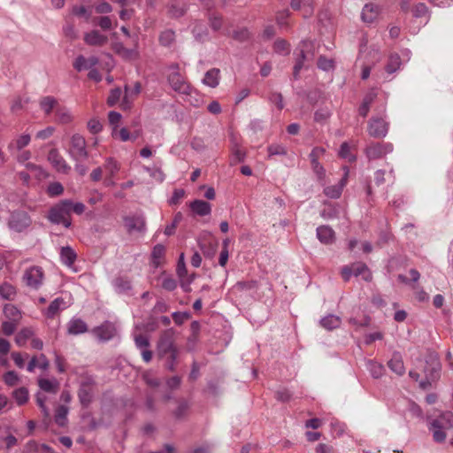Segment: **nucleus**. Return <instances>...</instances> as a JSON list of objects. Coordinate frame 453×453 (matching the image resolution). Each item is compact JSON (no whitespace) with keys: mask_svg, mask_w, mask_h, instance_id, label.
I'll return each instance as SVG.
<instances>
[{"mask_svg":"<svg viewBox=\"0 0 453 453\" xmlns=\"http://www.w3.org/2000/svg\"><path fill=\"white\" fill-rule=\"evenodd\" d=\"M64 192V187L60 182H52L47 188V193L50 196L55 197L62 195Z\"/></svg>","mask_w":453,"mask_h":453,"instance_id":"nucleus-50","label":"nucleus"},{"mask_svg":"<svg viewBox=\"0 0 453 453\" xmlns=\"http://www.w3.org/2000/svg\"><path fill=\"white\" fill-rule=\"evenodd\" d=\"M112 50L116 54L126 60H131L138 57V51L136 48H126L122 42H114L112 44Z\"/></svg>","mask_w":453,"mask_h":453,"instance_id":"nucleus-19","label":"nucleus"},{"mask_svg":"<svg viewBox=\"0 0 453 453\" xmlns=\"http://www.w3.org/2000/svg\"><path fill=\"white\" fill-rule=\"evenodd\" d=\"M413 16L415 18L425 17L428 14V8L423 3H418L412 9Z\"/></svg>","mask_w":453,"mask_h":453,"instance_id":"nucleus-61","label":"nucleus"},{"mask_svg":"<svg viewBox=\"0 0 453 453\" xmlns=\"http://www.w3.org/2000/svg\"><path fill=\"white\" fill-rule=\"evenodd\" d=\"M175 41V32L172 29L163 31L159 35V42L165 47H169Z\"/></svg>","mask_w":453,"mask_h":453,"instance_id":"nucleus-41","label":"nucleus"},{"mask_svg":"<svg viewBox=\"0 0 453 453\" xmlns=\"http://www.w3.org/2000/svg\"><path fill=\"white\" fill-rule=\"evenodd\" d=\"M4 381L8 386H14L19 382V376L14 371H9L4 374Z\"/></svg>","mask_w":453,"mask_h":453,"instance_id":"nucleus-64","label":"nucleus"},{"mask_svg":"<svg viewBox=\"0 0 453 453\" xmlns=\"http://www.w3.org/2000/svg\"><path fill=\"white\" fill-rule=\"evenodd\" d=\"M70 305L69 301H65L63 297L55 298L45 311L47 318H54L60 311L66 309Z\"/></svg>","mask_w":453,"mask_h":453,"instance_id":"nucleus-16","label":"nucleus"},{"mask_svg":"<svg viewBox=\"0 0 453 453\" xmlns=\"http://www.w3.org/2000/svg\"><path fill=\"white\" fill-rule=\"evenodd\" d=\"M43 272L39 266H30V283H42Z\"/></svg>","mask_w":453,"mask_h":453,"instance_id":"nucleus-48","label":"nucleus"},{"mask_svg":"<svg viewBox=\"0 0 453 453\" xmlns=\"http://www.w3.org/2000/svg\"><path fill=\"white\" fill-rule=\"evenodd\" d=\"M453 427V413L442 412L438 418H434L429 424V430L433 434V439L436 442H443L446 439L445 429Z\"/></svg>","mask_w":453,"mask_h":453,"instance_id":"nucleus-2","label":"nucleus"},{"mask_svg":"<svg viewBox=\"0 0 453 453\" xmlns=\"http://www.w3.org/2000/svg\"><path fill=\"white\" fill-rule=\"evenodd\" d=\"M420 274L416 269H411L407 274H399L401 283H415L419 280Z\"/></svg>","mask_w":453,"mask_h":453,"instance_id":"nucleus-42","label":"nucleus"},{"mask_svg":"<svg viewBox=\"0 0 453 453\" xmlns=\"http://www.w3.org/2000/svg\"><path fill=\"white\" fill-rule=\"evenodd\" d=\"M388 131V123L380 118H372L368 122V133L372 137H385Z\"/></svg>","mask_w":453,"mask_h":453,"instance_id":"nucleus-13","label":"nucleus"},{"mask_svg":"<svg viewBox=\"0 0 453 453\" xmlns=\"http://www.w3.org/2000/svg\"><path fill=\"white\" fill-rule=\"evenodd\" d=\"M28 145V134H23L15 142L9 145V149L13 156L16 157L19 164L27 166L28 153L26 147Z\"/></svg>","mask_w":453,"mask_h":453,"instance_id":"nucleus-7","label":"nucleus"},{"mask_svg":"<svg viewBox=\"0 0 453 453\" xmlns=\"http://www.w3.org/2000/svg\"><path fill=\"white\" fill-rule=\"evenodd\" d=\"M339 155L342 158H345V159L349 160V162L356 160V157L350 152V147L348 144V142H343L341 145V148L339 150Z\"/></svg>","mask_w":453,"mask_h":453,"instance_id":"nucleus-53","label":"nucleus"},{"mask_svg":"<svg viewBox=\"0 0 453 453\" xmlns=\"http://www.w3.org/2000/svg\"><path fill=\"white\" fill-rule=\"evenodd\" d=\"M134 343L136 348L140 350L147 349L150 346L149 338L142 334H136L134 336Z\"/></svg>","mask_w":453,"mask_h":453,"instance_id":"nucleus-62","label":"nucleus"},{"mask_svg":"<svg viewBox=\"0 0 453 453\" xmlns=\"http://www.w3.org/2000/svg\"><path fill=\"white\" fill-rule=\"evenodd\" d=\"M220 71L218 68H211L207 71L203 79V83L211 88H216L219 82Z\"/></svg>","mask_w":453,"mask_h":453,"instance_id":"nucleus-28","label":"nucleus"},{"mask_svg":"<svg viewBox=\"0 0 453 453\" xmlns=\"http://www.w3.org/2000/svg\"><path fill=\"white\" fill-rule=\"evenodd\" d=\"M365 365L371 375L375 379L380 378L384 373V366L380 363L373 360H367Z\"/></svg>","mask_w":453,"mask_h":453,"instance_id":"nucleus-36","label":"nucleus"},{"mask_svg":"<svg viewBox=\"0 0 453 453\" xmlns=\"http://www.w3.org/2000/svg\"><path fill=\"white\" fill-rule=\"evenodd\" d=\"M84 42L90 46H103L107 43L108 37L98 30H92L85 34Z\"/></svg>","mask_w":453,"mask_h":453,"instance_id":"nucleus-17","label":"nucleus"},{"mask_svg":"<svg viewBox=\"0 0 453 453\" xmlns=\"http://www.w3.org/2000/svg\"><path fill=\"white\" fill-rule=\"evenodd\" d=\"M208 21L211 28L217 32L222 28L223 26V17L215 12L208 14Z\"/></svg>","mask_w":453,"mask_h":453,"instance_id":"nucleus-40","label":"nucleus"},{"mask_svg":"<svg viewBox=\"0 0 453 453\" xmlns=\"http://www.w3.org/2000/svg\"><path fill=\"white\" fill-rule=\"evenodd\" d=\"M388 365L389 369L397 375H403L405 372L404 365L399 353H394Z\"/></svg>","mask_w":453,"mask_h":453,"instance_id":"nucleus-25","label":"nucleus"},{"mask_svg":"<svg viewBox=\"0 0 453 453\" xmlns=\"http://www.w3.org/2000/svg\"><path fill=\"white\" fill-rule=\"evenodd\" d=\"M38 385L42 391L47 393H55L58 388V383L55 380L40 379Z\"/></svg>","mask_w":453,"mask_h":453,"instance_id":"nucleus-37","label":"nucleus"},{"mask_svg":"<svg viewBox=\"0 0 453 453\" xmlns=\"http://www.w3.org/2000/svg\"><path fill=\"white\" fill-rule=\"evenodd\" d=\"M99 63V59L96 57H90L88 58H85L82 55L78 56L74 62L73 67L78 72H81L85 69H91L96 66Z\"/></svg>","mask_w":453,"mask_h":453,"instance_id":"nucleus-18","label":"nucleus"},{"mask_svg":"<svg viewBox=\"0 0 453 453\" xmlns=\"http://www.w3.org/2000/svg\"><path fill=\"white\" fill-rule=\"evenodd\" d=\"M4 312L6 317L10 318L13 321H17L19 318V310L12 304H6L4 306Z\"/></svg>","mask_w":453,"mask_h":453,"instance_id":"nucleus-55","label":"nucleus"},{"mask_svg":"<svg viewBox=\"0 0 453 453\" xmlns=\"http://www.w3.org/2000/svg\"><path fill=\"white\" fill-rule=\"evenodd\" d=\"M268 101L275 104L279 111L284 108L283 96L280 92H271L268 96Z\"/></svg>","mask_w":453,"mask_h":453,"instance_id":"nucleus-52","label":"nucleus"},{"mask_svg":"<svg viewBox=\"0 0 453 453\" xmlns=\"http://www.w3.org/2000/svg\"><path fill=\"white\" fill-rule=\"evenodd\" d=\"M88 331V326L81 319L73 318L67 325V332L70 334L77 335Z\"/></svg>","mask_w":453,"mask_h":453,"instance_id":"nucleus-22","label":"nucleus"},{"mask_svg":"<svg viewBox=\"0 0 453 453\" xmlns=\"http://www.w3.org/2000/svg\"><path fill=\"white\" fill-rule=\"evenodd\" d=\"M104 170L108 175L115 176L119 170V163L112 157H108L105 160Z\"/></svg>","mask_w":453,"mask_h":453,"instance_id":"nucleus-44","label":"nucleus"},{"mask_svg":"<svg viewBox=\"0 0 453 453\" xmlns=\"http://www.w3.org/2000/svg\"><path fill=\"white\" fill-rule=\"evenodd\" d=\"M273 49L277 53L287 54L289 51L288 43L282 39H278L273 44Z\"/></svg>","mask_w":453,"mask_h":453,"instance_id":"nucleus-60","label":"nucleus"},{"mask_svg":"<svg viewBox=\"0 0 453 453\" xmlns=\"http://www.w3.org/2000/svg\"><path fill=\"white\" fill-rule=\"evenodd\" d=\"M377 97L375 90L372 89L364 96L363 101L358 108V113L360 116L365 118L370 111V106Z\"/></svg>","mask_w":453,"mask_h":453,"instance_id":"nucleus-23","label":"nucleus"},{"mask_svg":"<svg viewBox=\"0 0 453 453\" xmlns=\"http://www.w3.org/2000/svg\"><path fill=\"white\" fill-rule=\"evenodd\" d=\"M316 232L318 239L325 244L331 243L334 239V232L328 226H320Z\"/></svg>","mask_w":453,"mask_h":453,"instance_id":"nucleus-24","label":"nucleus"},{"mask_svg":"<svg viewBox=\"0 0 453 453\" xmlns=\"http://www.w3.org/2000/svg\"><path fill=\"white\" fill-rule=\"evenodd\" d=\"M317 65L318 67L323 71H330L334 68V61L324 56L319 58Z\"/></svg>","mask_w":453,"mask_h":453,"instance_id":"nucleus-58","label":"nucleus"},{"mask_svg":"<svg viewBox=\"0 0 453 453\" xmlns=\"http://www.w3.org/2000/svg\"><path fill=\"white\" fill-rule=\"evenodd\" d=\"M165 252V246L162 244H157L151 252V263L154 266H158L160 259L164 257Z\"/></svg>","mask_w":453,"mask_h":453,"instance_id":"nucleus-38","label":"nucleus"},{"mask_svg":"<svg viewBox=\"0 0 453 453\" xmlns=\"http://www.w3.org/2000/svg\"><path fill=\"white\" fill-rule=\"evenodd\" d=\"M401 58L396 53L391 54L388 58V62L386 65V71L388 73H393L400 68Z\"/></svg>","mask_w":453,"mask_h":453,"instance_id":"nucleus-39","label":"nucleus"},{"mask_svg":"<svg viewBox=\"0 0 453 453\" xmlns=\"http://www.w3.org/2000/svg\"><path fill=\"white\" fill-rule=\"evenodd\" d=\"M27 215L25 211H13L9 220V226L16 232L23 231L27 226Z\"/></svg>","mask_w":453,"mask_h":453,"instance_id":"nucleus-15","label":"nucleus"},{"mask_svg":"<svg viewBox=\"0 0 453 453\" xmlns=\"http://www.w3.org/2000/svg\"><path fill=\"white\" fill-rule=\"evenodd\" d=\"M378 15V6L373 4H366L361 12L362 20L372 23Z\"/></svg>","mask_w":453,"mask_h":453,"instance_id":"nucleus-27","label":"nucleus"},{"mask_svg":"<svg viewBox=\"0 0 453 453\" xmlns=\"http://www.w3.org/2000/svg\"><path fill=\"white\" fill-rule=\"evenodd\" d=\"M69 408L66 405H58L55 410L54 419L59 426H65L67 423Z\"/></svg>","mask_w":453,"mask_h":453,"instance_id":"nucleus-33","label":"nucleus"},{"mask_svg":"<svg viewBox=\"0 0 453 453\" xmlns=\"http://www.w3.org/2000/svg\"><path fill=\"white\" fill-rule=\"evenodd\" d=\"M441 365L435 355H430L426 360V366L424 369L426 377L432 381H436L441 377Z\"/></svg>","mask_w":453,"mask_h":453,"instance_id":"nucleus-12","label":"nucleus"},{"mask_svg":"<svg viewBox=\"0 0 453 453\" xmlns=\"http://www.w3.org/2000/svg\"><path fill=\"white\" fill-rule=\"evenodd\" d=\"M167 81L171 88L179 94L189 95L191 93V87L186 81L184 77L177 71L172 72L167 76Z\"/></svg>","mask_w":453,"mask_h":453,"instance_id":"nucleus-8","label":"nucleus"},{"mask_svg":"<svg viewBox=\"0 0 453 453\" xmlns=\"http://www.w3.org/2000/svg\"><path fill=\"white\" fill-rule=\"evenodd\" d=\"M95 22L103 29V30H110L112 27V21L108 16H101L95 19Z\"/></svg>","mask_w":453,"mask_h":453,"instance_id":"nucleus-59","label":"nucleus"},{"mask_svg":"<svg viewBox=\"0 0 453 453\" xmlns=\"http://www.w3.org/2000/svg\"><path fill=\"white\" fill-rule=\"evenodd\" d=\"M68 154L75 162H80L88 158V151L87 150V142L84 136L80 134H73L71 136Z\"/></svg>","mask_w":453,"mask_h":453,"instance_id":"nucleus-5","label":"nucleus"},{"mask_svg":"<svg viewBox=\"0 0 453 453\" xmlns=\"http://www.w3.org/2000/svg\"><path fill=\"white\" fill-rule=\"evenodd\" d=\"M71 206V200H62L50 210L48 215L49 220L53 224H62L65 227L68 228L71 226V220L69 219Z\"/></svg>","mask_w":453,"mask_h":453,"instance_id":"nucleus-3","label":"nucleus"},{"mask_svg":"<svg viewBox=\"0 0 453 453\" xmlns=\"http://www.w3.org/2000/svg\"><path fill=\"white\" fill-rule=\"evenodd\" d=\"M192 34L197 42H203L208 40L209 33L202 22H196L192 29Z\"/></svg>","mask_w":453,"mask_h":453,"instance_id":"nucleus-31","label":"nucleus"},{"mask_svg":"<svg viewBox=\"0 0 453 453\" xmlns=\"http://www.w3.org/2000/svg\"><path fill=\"white\" fill-rule=\"evenodd\" d=\"M60 259L63 264L70 266L76 259L75 251L69 246L62 247L60 250Z\"/></svg>","mask_w":453,"mask_h":453,"instance_id":"nucleus-34","label":"nucleus"},{"mask_svg":"<svg viewBox=\"0 0 453 453\" xmlns=\"http://www.w3.org/2000/svg\"><path fill=\"white\" fill-rule=\"evenodd\" d=\"M124 224L129 234L146 232V220L143 215L135 214L124 218Z\"/></svg>","mask_w":453,"mask_h":453,"instance_id":"nucleus-9","label":"nucleus"},{"mask_svg":"<svg viewBox=\"0 0 453 453\" xmlns=\"http://www.w3.org/2000/svg\"><path fill=\"white\" fill-rule=\"evenodd\" d=\"M341 319L338 316L329 314L320 319V325L326 330H333L340 326Z\"/></svg>","mask_w":453,"mask_h":453,"instance_id":"nucleus-32","label":"nucleus"},{"mask_svg":"<svg viewBox=\"0 0 453 453\" xmlns=\"http://www.w3.org/2000/svg\"><path fill=\"white\" fill-rule=\"evenodd\" d=\"M94 388L95 380L92 376L87 375L81 378L78 391V397L81 404L85 408L92 403Z\"/></svg>","mask_w":453,"mask_h":453,"instance_id":"nucleus-6","label":"nucleus"},{"mask_svg":"<svg viewBox=\"0 0 453 453\" xmlns=\"http://www.w3.org/2000/svg\"><path fill=\"white\" fill-rule=\"evenodd\" d=\"M233 39L239 42H244L250 40V33L246 27H242L237 30H234L232 35Z\"/></svg>","mask_w":453,"mask_h":453,"instance_id":"nucleus-45","label":"nucleus"},{"mask_svg":"<svg viewBox=\"0 0 453 453\" xmlns=\"http://www.w3.org/2000/svg\"><path fill=\"white\" fill-rule=\"evenodd\" d=\"M188 407V403L187 401H180L178 404V407L173 411V416L178 419L183 418L186 415Z\"/></svg>","mask_w":453,"mask_h":453,"instance_id":"nucleus-56","label":"nucleus"},{"mask_svg":"<svg viewBox=\"0 0 453 453\" xmlns=\"http://www.w3.org/2000/svg\"><path fill=\"white\" fill-rule=\"evenodd\" d=\"M267 150L269 153V157L276 155L283 156L287 154L286 148L281 144H272L268 146Z\"/></svg>","mask_w":453,"mask_h":453,"instance_id":"nucleus-63","label":"nucleus"},{"mask_svg":"<svg viewBox=\"0 0 453 453\" xmlns=\"http://www.w3.org/2000/svg\"><path fill=\"white\" fill-rule=\"evenodd\" d=\"M347 174L346 173L345 176L341 179L338 184L328 186L324 188V194L332 199H337L341 196L342 193L343 187L347 183Z\"/></svg>","mask_w":453,"mask_h":453,"instance_id":"nucleus-21","label":"nucleus"},{"mask_svg":"<svg viewBox=\"0 0 453 453\" xmlns=\"http://www.w3.org/2000/svg\"><path fill=\"white\" fill-rule=\"evenodd\" d=\"M56 121L59 124H68L73 120L71 111L65 106H58L55 111Z\"/></svg>","mask_w":453,"mask_h":453,"instance_id":"nucleus-30","label":"nucleus"},{"mask_svg":"<svg viewBox=\"0 0 453 453\" xmlns=\"http://www.w3.org/2000/svg\"><path fill=\"white\" fill-rule=\"evenodd\" d=\"M13 397L18 404H24L28 399V391L26 388H19L14 390Z\"/></svg>","mask_w":453,"mask_h":453,"instance_id":"nucleus-51","label":"nucleus"},{"mask_svg":"<svg viewBox=\"0 0 453 453\" xmlns=\"http://www.w3.org/2000/svg\"><path fill=\"white\" fill-rule=\"evenodd\" d=\"M55 130L56 129L54 127H51V126L47 127L46 128L38 131L35 134V138L38 139V140H42V141L47 140L53 135Z\"/></svg>","mask_w":453,"mask_h":453,"instance_id":"nucleus-57","label":"nucleus"},{"mask_svg":"<svg viewBox=\"0 0 453 453\" xmlns=\"http://www.w3.org/2000/svg\"><path fill=\"white\" fill-rule=\"evenodd\" d=\"M92 334L100 342H108L111 340L117 334L116 326L110 321H105L101 326L95 327Z\"/></svg>","mask_w":453,"mask_h":453,"instance_id":"nucleus-11","label":"nucleus"},{"mask_svg":"<svg viewBox=\"0 0 453 453\" xmlns=\"http://www.w3.org/2000/svg\"><path fill=\"white\" fill-rule=\"evenodd\" d=\"M39 106L46 115H50L58 106V100L50 96H43L39 101Z\"/></svg>","mask_w":453,"mask_h":453,"instance_id":"nucleus-26","label":"nucleus"},{"mask_svg":"<svg viewBox=\"0 0 453 453\" xmlns=\"http://www.w3.org/2000/svg\"><path fill=\"white\" fill-rule=\"evenodd\" d=\"M191 211L201 217L210 215L211 212V204L203 200L196 199L189 203Z\"/></svg>","mask_w":453,"mask_h":453,"instance_id":"nucleus-20","label":"nucleus"},{"mask_svg":"<svg viewBox=\"0 0 453 453\" xmlns=\"http://www.w3.org/2000/svg\"><path fill=\"white\" fill-rule=\"evenodd\" d=\"M183 216L180 211L174 215L173 220L170 225H167L165 229V234L167 236L173 235L175 232L177 225L182 220Z\"/></svg>","mask_w":453,"mask_h":453,"instance_id":"nucleus-49","label":"nucleus"},{"mask_svg":"<svg viewBox=\"0 0 453 453\" xmlns=\"http://www.w3.org/2000/svg\"><path fill=\"white\" fill-rule=\"evenodd\" d=\"M49 367V361L45 355L40 354L39 356H35L30 357V372L35 368L41 369L42 371L47 370Z\"/></svg>","mask_w":453,"mask_h":453,"instance_id":"nucleus-35","label":"nucleus"},{"mask_svg":"<svg viewBox=\"0 0 453 453\" xmlns=\"http://www.w3.org/2000/svg\"><path fill=\"white\" fill-rule=\"evenodd\" d=\"M393 151V144L390 142L372 143L366 150L365 154L369 160H376L383 157Z\"/></svg>","mask_w":453,"mask_h":453,"instance_id":"nucleus-10","label":"nucleus"},{"mask_svg":"<svg viewBox=\"0 0 453 453\" xmlns=\"http://www.w3.org/2000/svg\"><path fill=\"white\" fill-rule=\"evenodd\" d=\"M122 95L121 89L116 88L111 90L110 95L107 98V104L109 106H114L120 99Z\"/></svg>","mask_w":453,"mask_h":453,"instance_id":"nucleus-54","label":"nucleus"},{"mask_svg":"<svg viewBox=\"0 0 453 453\" xmlns=\"http://www.w3.org/2000/svg\"><path fill=\"white\" fill-rule=\"evenodd\" d=\"M48 176L49 173L42 167L30 164V178L33 177L41 181Z\"/></svg>","mask_w":453,"mask_h":453,"instance_id":"nucleus-43","label":"nucleus"},{"mask_svg":"<svg viewBox=\"0 0 453 453\" xmlns=\"http://www.w3.org/2000/svg\"><path fill=\"white\" fill-rule=\"evenodd\" d=\"M48 160L59 173H67L71 167L57 149H51L48 154Z\"/></svg>","mask_w":453,"mask_h":453,"instance_id":"nucleus-14","label":"nucleus"},{"mask_svg":"<svg viewBox=\"0 0 453 453\" xmlns=\"http://www.w3.org/2000/svg\"><path fill=\"white\" fill-rule=\"evenodd\" d=\"M187 4H180L175 0H171V3L168 5V14L171 18H180L187 12Z\"/></svg>","mask_w":453,"mask_h":453,"instance_id":"nucleus-29","label":"nucleus"},{"mask_svg":"<svg viewBox=\"0 0 453 453\" xmlns=\"http://www.w3.org/2000/svg\"><path fill=\"white\" fill-rule=\"evenodd\" d=\"M179 353L175 344V331L173 328L162 331L157 342L156 354L168 370H175Z\"/></svg>","mask_w":453,"mask_h":453,"instance_id":"nucleus-1","label":"nucleus"},{"mask_svg":"<svg viewBox=\"0 0 453 453\" xmlns=\"http://www.w3.org/2000/svg\"><path fill=\"white\" fill-rule=\"evenodd\" d=\"M311 48V42L308 41H302L299 46V54L296 59V62H301L303 65V62L307 58L306 51Z\"/></svg>","mask_w":453,"mask_h":453,"instance_id":"nucleus-47","label":"nucleus"},{"mask_svg":"<svg viewBox=\"0 0 453 453\" xmlns=\"http://www.w3.org/2000/svg\"><path fill=\"white\" fill-rule=\"evenodd\" d=\"M341 273L344 281H349L351 280L357 281H370L372 280L371 272L364 263H355L349 266H344Z\"/></svg>","mask_w":453,"mask_h":453,"instance_id":"nucleus-4","label":"nucleus"},{"mask_svg":"<svg viewBox=\"0 0 453 453\" xmlns=\"http://www.w3.org/2000/svg\"><path fill=\"white\" fill-rule=\"evenodd\" d=\"M311 48V42L308 41H302L299 46V54L296 59V62H301L303 65V62L307 58L306 51Z\"/></svg>","mask_w":453,"mask_h":453,"instance_id":"nucleus-46","label":"nucleus"}]
</instances>
